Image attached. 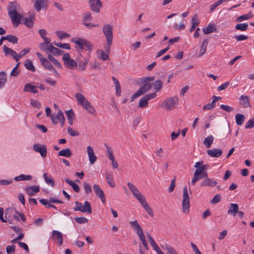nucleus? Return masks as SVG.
Listing matches in <instances>:
<instances>
[{
  "label": "nucleus",
  "mask_w": 254,
  "mask_h": 254,
  "mask_svg": "<svg viewBox=\"0 0 254 254\" xmlns=\"http://www.w3.org/2000/svg\"><path fill=\"white\" fill-rule=\"evenodd\" d=\"M75 97L78 103L82 106L88 113L95 116L96 115V112L94 108L82 94L77 93L75 95Z\"/></svg>",
  "instance_id": "nucleus-1"
},
{
  "label": "nucleus",
  "mask_w": 254,
  "mask_h": 254,
  "mask_svg": "<svg viewBox=\"0 0 254 254\" xmlns=\"http://www.w3.org/2000/svg\"><path fill=\"white\" fill-rule=\"evenodd\" d=\"M75 204L76 206L73 208L74 211H79L82 213L87 212L89 214L92 213V208L89 202L85 201L84 203V205H83L81 202L76 201Z\"/></svg>",
  "instance_id": "nucleus-2"
},
{
  "label": "nucleus",
  "mask_w": 254,
  "mask_h": 254,
  "mask_svg": "<svg viewBox=\"0 0 254 254\" xmlns=\"http://www.w3.org/2000/svg\"><path fill=\"white\" fill-rule=\"evenodd\" d=\"M190 207V196L188 193L187 187L183 189V197L182 201V210L185 213H188Z\"/></svg>",
  "instance_id": "nucleus-3"
},
{
  "label": "nucleus",
  "mask_w": 254,
  "mask_h": 254,
  "mask_svg": "<svg viewBox=\"0 0 254 254\" xmlns=\"http://www.w3.org/2000/svg\"><path fill=\"white\" fill-rule=\"evenodd\" d=\"M137 200L140 203L142 206L145 210V211L148 213V214L151 217L154 216V213L152 209L149 206L148 204L147 203L145 197L143 195V194L140 193L138 194L136 196H134Z\"/></svg>",
  "instance_id": "nucleus-4"
},
{
  "label": "nucleus",
  "mask_w": 254,
  "mask_h": 254,
  "mask_svg": "<svg viewBox=\"0 0 254 254\" xmlns=\"http://www.w3.org/2000/svg\"><path fill=\"white\" fill-rule=\"evenodd\" d=\"M63 60L64 61V65L67 68L71 69L74 70L77 67V63L74 60L70 59V56L68 53H65L63 57Z\"/></svg>",
  "instance_id": "nucleus-5"
},
{
  "label": "nucleus",
  "mask_w": 254,
  "mask_h": 254,
  "mask_svg": "<svg viewBox=\"0 0 254 254\" xmlns=\"http://www.w3.org/2000/svg\"><path fill=\"white\" fill-rule=\"evenodd\" d=\"M151 88V84L144 83L143 85L139 88L138 91L132 96L130 101L133 102L136 98L148 92Z\"/></svg>",
  "instance_id": "nucleus-6"
},
{
  "label": "nucleus",
  "mask_w": 254,
  "mask_h": 254,
  "mask_svg": "<svg viewBox=\"0 0 254 254\" xmlns=\"http://www.w3.org/2000/svg\"><path fill=\"white\" fill-rule=\"evenodd\" d=\"M103 32L108 41V45L112 44L113 37L112 27L109 24H105L103 27Z\"/></svg>",
  "instance_id": "nucleus-7"
},
{
  "label": "nucleus",
  "mask_w": 254,
  "mask_h": 254,
  "mask_svg": "<svg viewBox=\"0 0 254 254\" xmlns=\"http://www.w3.org/2000/svg\"><path fill=\"white\" fill-rule=\"evenodd\" d=\"M178 102L177 96H174L167 99L164 102V107L169 110L174 109Z\"/></svg>",
  "instance_id": "nucleus-8"
},
{
  "label": "nucleus",
  "mask_w": 254,
  "mask_h": 254,
  "mask_svg": "<svg viewBox=\"0 0 254 254\" xmlns=\"http://www.w3.org/2000/svg\"><path fill=\"white\" fill-rule=\"evenodd\" d=\"M33 148L35 152H39L43 158H45L47 156V149L45 145L35 144L33 146Z\"/></svg>",
  "instance_id": "nucleus-9"
},
{
  "label": "nucleus",
  "mask_w": 254,
  "mask_h": 254,
  "mask_svg": "<svg viewBox=\"0 0 254 254\" xmlns=\"http://www.w3.org/2000/svg\"><path fill=\"white\" fill-rule=\"evenodd\" d=\"M89 4L91 10L96 13L99 12L100 7L102 6L100 0H89Z\"/></svg>",
  "instance_id": "nucleus-10"
},
{
  "label": "nucleus",
  "mask_w": 254,
  "mask_h": 254,
  "mask_svg": "<svg viewBox=\"0 0 254 254\" xmlns=\"http://www.w3.org/2000/svg\"><path fill=\"white\" fill-rule=\"evenodd\" d=\"M93 188L96 196L101 199L103 203H105L106 202V198L104 191L100 187L96 184L93 185Z\"/></svg>",
  "instance_id": "nucleus-11"
},
{
  "label": "nucleus",
  "mask_w": 254,
  "mask_h": 254,
  "mask_svg": "<svg viewBox=\"0 0 254 254\" xmlns=\"http://www.w3.org/2000/svg\"><path fill=\"white\" fill-rule=\"evenodd\" d=\"M48 2V0H36L34 3V8L37 11H39L42 8L46 9Z\"/></svg>",
  "instance_id": "nucleus-12"
},
{
  "label": "nucleus",
  "mask_w": 254,
  "mask_h": 254,
  "mask_svg": "<svg viewBox=\"0 0 254 254\" xmlns=\"http://www.w3.org/2000/svg\"><path fill=\"white\" fill-rule=\"evenodd\" d=\"M217 184V182L216 180L208 178H205L204 180L201 182L200 184V186L201 187H213L215 186Z\"/></svg>",
  "instance_id": "nucleus-13"
},
{
  "label": "nucleus",
  "mask_w": 254,
  "mask_h": 254,
  "mask_svg": "<svg viewBox=\"0 0 254 254\" xmlns=\"http://www.w3.org/2000/svg\"><path fill=\"white\" fill-rule=\"evenodd\" d=\"M8 15L14 26H18L20 23V20L22 19V15L17 12L15 14H8Z\"/></svg>",
  "instance_id": "nucleus-14"
},
{
  "label": "nucleus",
  "mask_w": 254,
  "mask_h": 254,
  "mask_svg": "<svg viewBox=\"0 0 254 254\" xmlns=\"http://www.w3.org/2000/svg\"><path fill=\"white\" fill-rule=\"evenodd\" d=\"M3 51L6 56L11 55L15 61L17 62L18 61V54L15 51L7 47L5 45L3 46Z\"/></svg>",
  "instance_id": "nucleus-15"
},
{
  "label": "nucleus",
  "mask_w": 254,
  "mask_h": 254,
  "mask_svg": "<svg viewBox=\"0 0 254 254\" xmlns=\"http://www.w3.org/2000/svg\"><path fill=\"white\" fill-rule=\"evenodd\" d=\"M240 104L243 108H250L251 105L250 103V98L248 96L243 95L239 99Z\"/></svg>",
  "instance_id": "nucleus-16"
},
{
  "label": "nucleus",
  "mask_w": 254,
  "mask_h": 254,
  "mask_svg": "<svg viewBox=\"0 0 254 254\" xmlns=\"http://www.w3.org/2000/svg\"><path fill=\"white\" fill-rule=\"evenodd\" d=\"M52 238L53 239H55L58 241V245L61 246L63 244V234L61 232L57 230H53L52 231Z\"/></svg>",
  "instance_id": "nucleus-17"
},
{
  "label": "nucleus",
  "mask_w": 254,
  "mask_h": 254,
  "mask_svg": "<svg viewBox=\"0 0 254 254\" xmlns=\"http://www.w3.org/2000/svg\"><path fill=\"white\" fill-rule=\"evenodd\" d=\"M228 208L227 213L235 217L239 210V205L237 203H230Z\"/></svg>",
  "instance_id": "nucleus-18"
},
{
  "label": "nucleus",
  "mask_w": 254,
  "mask_h": 254,
  "mask_svg": "<svg viewBox=\"0 0 254 254\" xmlns=\"http://www.w3.org/2000/svg\"><path fill=\"white\" fill-rule=\"evenodd\" d=\"M87 152L89 157V162L91 164H93L97 160V157L95 155L94 151L91 146L87 147Z\"/></svg>",
  "instance_id": "nucleus-19"
},
{
  "label": "nucleus",
  "mask_w": 254,
  "mask_h": 254,
  "mask_svg": "<svg viewBox=\"0 0 254 254\" xmlns=\"http://www.w3.org/2000/svg\"><path fill=\"white\" fill-rule=\"evenodd\" d=\"M87 40L81 38H75L71 39V42L77 45L81 50L84 49V45Z\"/></svg>",
  "instance_id": "nucleus-20"
},
{
  "label": "nucleus",
  "mask_w": 254,
  "mask_h": 254,
  "mask_svg": "<svg viewBox=\"0 0 254 254\" xmlns=\"http://www.w3.org/2000/svg\"><path fill=\"white\" fill-rule=\"evenodd\" d=\"M18 6H19V5L15 1L9 2L7 7L8 14H15V12H17Z\"/></svg>",
  "instance_id": "nucleus-21"
},
{
  "label": "nucleus",
  "mask_w": 254,
  "mask_h": 254,
  "mask_svg": "<svg viewBox=\"0 0 254 254\" xmlns=\"http://www.w3.org/2000/svg\"><path fill=\"white\" fill-rule=\"evenodd\" d=\"M207 153L210 157H219L222 155V151L218 148H213L211 150H207Z\"/></svg>",
  "instance_id": "nucleus-22"
},
{
  "label": "nucleus",
  "mask_w": 254,
  "mask_h": 254,
  "mask_svg": "<svg viewBox=\"0 0 254 254\" xmlns=\"http://www.w3.org/2000/svg\"><path fill=\"white\" fill-rule=\"evenodd\" d=\"M25 190L29 196H33L35 193L39 191V187L36 186L27 187L25 188Z\"/></svg>",
  "instance_id": "nucleus-23"
},
{
  "label": "nucleus",
  "mask_w": 254,
  "mask_h": 254,
  "mask_svg": "<svg viewBox=\"0 0 254 254\" xmlns=\"http://www.w3.org/2000/svg\"><path fill=\"white\" fill-rule=\"evenodd\" d=\"M130 227L135 232L136 234L143 232V230L137 220L129 222Z\"/></svg>",
  "instance_id": "nucleus-24"
},
{
  "label": "nucleus",
  "mask_w": 254,
  "mask_h": 254,
  "mask_svg": "<svg viewBox=\"0 0 254 254\" xmlns=\"http://www.w3.org/2000/svg\"><path fill=\"white\" fill-rule=\"evenodd\" d=\"M148 238L149 239V241L150 245L153 247V249L158 253V254H165L159 248L158 245L156 244V242L154 240V239L151 237L149 234L147 235Z\"/></svg>",
  "instance_id": "nucleus-25"
},
{
  "label": "nucleus",
  "mask_w": 254,
  "mask_h": 254,
  "mask_svg": "<svg viewBox=\"0 0 254 254\" xmlns=\"http://www.w3.org/2000/svg\"><path fill=\"white\" fill-rule=\"evenodd\" d=\"M217 28L214 23H209L208 26L202 29L203 32L205 34H208L216 31Z\"/></svg>",
  "instance_id": "nucleus-26"
},
{
  "label": "nucleus",
  "mask_w": 254,
  "mask_h": 254,
  "mask_svg": "<svg viewBox=\"0 0 254 254\" xmlns=\"http://www.w3.org/2000/svg\"><path fill=\"white\" fill-rule=\"evenodd\" d=\"M191 26L190 29V32H192L196 28V26L199 24V21L198 19V16L197 14L193 15V17L191 19Z\"/></svg>",
  "instance_id": "nucleus-27"
},
{
  "label": "nucleus",
  "mask_w": 254,
  "mask_h": 254,
  "mask_svg": "<svg viewBox=\"0 0 254 254\" xmlns=\"http://www.w3.org/2000/svg\"><path fill=\"white\" fill-rule=\"evenodd\" d=\"M207 177H208V176H205L204 175H202V174H200V173H197V172L194 171L192 179L191 181V185H192L193 186L195 185V184L196 183V182H197L198 181H199V180H200L201 179H203V178L205 179V178H206Z\"/></svg>",
  "instance_id": "nucleus-28"
},
{
  "label": "nucleus",
  "mask_w": 254,
  "mask_h": 254,
  "mask_svg": "<svg viewBox=\"0 0 254 254\" xmlns=\"http://www.w3.org/2000/svg\"><path fill=\"white\" fill-rule=\"evenodd\" d=\"M36 87V86L32 85L30 83H28L25 85L23 90L24 92H31L36 94L38 92Z\"/></svg>",
  "instance_id": "nucleus-29"
},
{
  "label": "nucleus",
  "mask_w": 254,
  "mask_h": 254,
  "mask_svg": "<svg viewBox=\"0 0 254 254\" xmlns=\"http://www.w3.org/2000/svg\"><path fill=\"white\" fill-rule=\"evenodd\" d=\"M22 20L24 21V24L27 27L30 28L33 26L34 21L35 20L34 15L30 16L29 18H23Z\"/></svg>",
  "instance_id": "nucleus-30"
},
{
  "label": "nucleus",
  "mask_w": 254,
  "mask_h": 254,
  "mask_svg": "<svg viewBox=\"0 0 254 254\" xmlns=\"http://www.w3.org/2000/svg\"><path fill=\"white\" fill-rule=\"evenodd\" d=\"M107 183L112 188L116 186L115 183L114 182L113 174L111 172L107 173L105 175Z\"/></svg>",
  "instance_id": "nucleus-31"
},
{
  "label": "nucleus",
  "mask_w": 254,
  "mask_h": 254,
  "mask_svg": "<svg viewBox=\"0 0 254 254\" xmlns=\"http://www.w3.org/2000/svg\"><path fill=\"white\" fill-rule=\"evenodd\" d=\"M49 52L52 53L55 56H59L64 53V51L59 50L53 46L52 44L49 45Z\"/></svg>",
  "instance_id": "nucleus-32"
},
{
  "label": "nucleus",
  "mask_w": 254,
  "mask_h": 254,
  "mask_svg": "<svg viewBox=\"0 0 254 254\" xmlns=\"http://www.w3.org/2000/svg\"><path fill=\"white\" fill-rule=\"evenodd\" d=\"M161 247L165 251H167L168 254H178L175 249L169 244H166L161 246Z\"/></svg>",
  "instance_id": "nucleus-33"
},
{
  "label": "nucleus",
  "mask_w": 254,
  "mask_h": 254,
  "mask_svg": "<svg viewBox=\"0 0 254 254\" xmlns=\"http://www.w3.org/2000/svg\"><path fill=\"white\" fill-rule=\"evenodd\" d=\"M58 155L59 156H64L68 158L71 156L72 152L71 150L67 148L60 151L58 153Z\"/></svg>",
  "instance_id": "nucleus-34"
},
{
  "label": "nucleus",
  "mask_w": 254,
  "mask_h": 254,
  "mask_svg": "<svg viewBox=\"0 0 254 254\" xmlns=\"http://www.w3.org/2000/svg\"><path fill=\"white\" fill-rule=\"evenodd\" d=\"M127 185L130 191L131 192L132 194L134 196H135L137 195H138V194L141 193L133 184L130 183H127Z\"/></svg>",
  "instance_id": "nucleus-35"
},
{
  "label": "nucleus",
  "mask_w": 254,
  "mask_h": 254,
  "mask_svg": "<svg viewBox=\"0 0 254 254\" xmlns=\"http://www.w3.org/2000/svg\"><path fill=\"white\" fill-rule=\"evenodd\" d=\"M65 115L67 117L68 124L70 125H72L73 124V119L74 117L73 110L72 109H70L68 111H66Z\"/></svg>",
  "instance_id": "nucleus-36"
},
{
  "label": "nucleus",
  "mask_w": 254,
  "mask_h": 254,
  "mask_svg": "<svg viewBox=\"0 0 254 254\" xmlns=\"http://www.w3.org/2000/svg\"><path fill=\"white\" fill-rule=\"evenodd\" d=\"M214 137L212 135H209L206 137L203 141V144L206 148H209L212 144Z\"/></svg>",
  "instance_id": "nucleus-37"
},
{
  "label": "nucleus",
  "mask_w": 254,
  "mask_h": 254,
  "mask_svg": "<svg viewBox=\"0 0 254 254\" xmlns=\"http://www.w3.org/2000/svg\"><path fill=\"white\" fill-rule=\"evenodd\" d=\"M76 60L78 62L77 65H78L79 70L84 71L86 69L88 64V60L85 59H84L83 61L80 62H79L78 59H76Z\"/></svg>",
  "instance_id": "nucleus-38"
},
{
  "label": "nucleus",
  "mask_w": 254,
  "mask_h": 254,
  "mask_svg": "<svg viewBox=\"0 0 254 254\" xmlns=\"http://www.w3.org/2000/svg\"><path fill=\"white\" fill-rule=\"evenodd\" d=\"M65 182L69 185L72 187V189L76 192H79L80 191V188L77 184L73 182L72 181L68 179L65 180Z\"/></svg>",
  "instance_id": "nucleus-39"
},
{
  "label": "nucleus",
  "mask_w": 254,
  "mask_h": 254,
  "mask_svg": "<svg viewBox=\"0 0 254 254\" xmlns=\"http://www.w3.org/2000/svg\"><path fill=\"white\" fill-rule=\"evenodd\" d=\"M7 80V76L5 72H0V88H2Z\"/></svg>",
  "instance_id": "nucleus-40"
},
{
  "label": "nucleus",
  "mask_w": 254,
  "mask_h": 254,
  "mask_svg": "<svg viewBox=\"0 0 254 254\" xmlns=\"http://www.w3.org/2000/svg\"><path fill=\"white\" fill-rule=\"evenodd\" d=\"M32 179V176L31 175L21 174L18 176L15 177L14 180L15 181L18 182L20 181L31 180Z\"/></svg>",
  "instance_id": "nucleus-41"
},
{
  "label": "nucleus",
  "mask_w": 254,
  "mask_h": 254,
  "mask_svg": "<svg viewBox=\"0 0 254 254\" xmlns=\"http://www.w3.org/2000/svg\"><path fill=\"white\" fill-rule=\"evenodd\" d=\"M56 118L60 122L62 127H63L65 119L62 110H59Z\"/></svg>",
  "instance_id": "nucleus-42"
},
{
  "label": "nucleus",
  "mask_w": 254,
  "mask_h": 254,
  "mask_svg": "<svg viewBox=\"0 0 254 254\" xmlns=\"http://www.w3.org/2000/svg\"><path fill=\"white\" fill-rule=\"evenodd\" d=\"M235 119L237 125L238 126H241L245 121V117L243 114H237L236 115Z\"/></svg>",
  "instance_id": "nucleus-43"
},
{
  "label": "nucleus",
  "mask_w": 254,
  "mask_h": 254,
  "mask_svg": "<svg viewBox=\"0 0 254 254\" xmlns=\"http://www.w3.org/2000/svg\"><path fill=\"white\" fill-rule=\"evenodd\" d=\"M208 42L207 39H205L201 44L200 49L199 53V56H202L206 52V48L208 45Z\"/></svg>",
  "instance_id": "nucleus-44"
},
{
  "label": "nucleus",
  "mask_w": 254,
  "mask_h": 254,
  "mask_svg": "<svg viewBox=\"0 0 254 254\" xmlns=\"http://www.w3.org/2000/svg\"><path fill=\"white\" fill-rule=\"evenodd\" d=\"M24 65L26 69L32 71L34 72L35 71V68L33 64V63L31 61L27 59L25 62Z\"/></svg>",
  "instance_id": "nucleus-45"
},
{
  "label": "nucleus",
  "mask_w": 254,
  "mask_h": 254,
  "mask_svg": "<svg viewBox=\"0 0 254 254\" xmlns=\"http://www.w3.org/2000/svg\"><path fill=\"white\" fill-rule=\"evenodd\" d=\"M41 64L47 69L50 71L51 69H53L52 68L54 66L52 65L50 62L46 59L45 60L43 59V61L41 63Z\"/></svg>",
  "instance_id": "nucleus-46"
},
{
  "label": "nucleus",
  "mask_w": 254,
  "mask_h": 254,
  "mask_svg": "<svg viewBox=\"0 0 254 254\" xmlns=\"http://www.w3.org/2000/svg\"><path fill=\"white\" fill-rule=\"evenodd\" d=\"M49 60L53 63V64L57 67L60 68H62V64L56 59L52 55L49 54L48 55Z\"/></svg>",
  "instance_id": "nucleus-47"
},
{
  "label": "nucleus",
  "mask_w": 254,
  "mask_h": 254,
  "mask_svg": "<svg viewBox=\"0 0 254 254\" xmlns=\"http://www.w3.org/2000/svg\"><path fill=\"white\" fill-rule=\"evenodd\" d=\"M39 202L43 205L45 206L47 208H54L56 209H57V207L49 203L48 199H41L39 200Z\"/></svg>",
  "instance_id": "nucleus-48"
},
{
  "label": "nucleus",
  "mask_w": 254,
  "mask_h": 254,
  "mask_svg": "<svg viewBox=\"0 0 254 254\" xmlns=\"http://www.w3.org/2000/svg\"><path fill=\"white\" fill-rule=\"evenodd\" d=\"M162 85V81L160 80H156L153 84V87L156 92H158L161 89Z\"/></svg>",
  "instance_id": "nucleus-49"
},
{
  "label": "nucleus",
  "mask_w": 254,
  "mask_h": 254,
  "mask_svg": "<svg viewBox=\"0 0 254 254\" xmlns=\"http://www.w3.org/2000/svg\"><path fill=\"white\" fill-rule=\"evenodd\" d=\"M148 105V101L146 98L143 96L139 100L138 103V107L140 108H144L146 107Z\"/></svg>",
  "instance_id": "nucleus-50"
},
{
  "label": "nucleus",
  "mask_w": 254,
  "mask_h": 254,
  "mask_svg": "<svg viewBox=\"0 0 254 254\" xmlns=\"http://www.w3.org/2000/svg\"><path fill=\"white\" fill-rule=\"evenodd\" d=\"M99 58L102 59L103 61H106L109 60V54L104 52L103 50H100L97 52Z\"/></svg>",
  "instance_id": "nucleus-51"
},
{
  "label": "nucleus",
  "mask_w": 254,
  "mask_h": 254,
  "mask_svg": "<svg viewBox=\"0 0 254 254\" xmlns=\"http://www.w3.org/2000/svg\"><path fill=\"white\" fill-rule=\"evenodd\" d=\"M248 24L247 23L237 24L235 26L236 29L240 30L242 31H246L248 29Z\"/></svg>",
  "instance_id": "nucleus-52"
},
{
  "label": "nucleus",
  "mask_w": 254,
  "mask_h": 254,
  "mask_svg": "<svg viewBox=\"0 0 254 254\" xmlns=\"http://www.w3.org/2000/svg\"><path fill=\"white\" fill-rule=\"evenodd\" d=\"M5 39L9 42L12 43L13 44H16L18 42V38L12 35H8L5 36Z\"/></svg>",
  "instance_id": "nucleus-53"
},
{
  "label": "nucleus",
  "mask_w": 254,
  "mask_h": 254,
  "mask_svg": "<svg viewBox=\"0 0 254 254\" xmlns=\"http://www.w3.org/2000/svg\"><path fill=\"white\" fill-rule=\"evenodd\" d=\"M105 146L106 147L107 152L108 155V158L111 160H113L115 159L114 155H113V152L111 149V148L107 144H105Z\"/></svg>",
  "instance_id": "nucleus-54"
},
{
  "label": "nucleus",
  "mask_w": 254,
  "mask_h": 254,
  "mask_svg": "<svg viewBox=\"0 0 254 254\" xmlns=\"http://www.w3.org/2000/svg\"><path fill=\"white\" fill-rule=\"evenodd\" d=\"M45 181L47 184L50 185L52 187H54L55 184L54 180L51 177L50 178H48L47 174L45 173L43 175Z\"/></svg>",
  "instance_id": "nucleus-55"
},
{
  "label": "nucleus",
  "mask_w": 254,
  "mask_h": 254,
  "mask_svg": "<svg viewBox=\"0 0 254 254\" xmlns=\"http://www.w3.org/2000/svg\"><path fill=\"white\" fill-rule=\"evenodd\" d=\"M74 220L78 224H83L88 222V219L84 217H76L74 218Z\"/></svg>",
  "instance_id": "nucleus-56"
},
{
  "label": "nucleus",
  "mask_w": 254,
  "mask_h": 254,
  "mask_svg": "<svg viewBox=\"0 0 254 254\" xmlns=\"http://www.w3.org/2000/svg\"><path fill=\"white\" fill-rule=\"evenodd\" d=\"M54 45L58 47H60L64 49L69 50L70 49V45L67 43L62 44L61 43L54 42Z\"/></svg>",
  "instance_id": "nucleus-57"
},
{
  "label": "nucleus",
  "mask_w": 254,
  "mask_h": 254,
  "mask_svg": "<svg viewBox=\"0 0 254 254\" xmlns=\"http://www.w3.org/2000/svg\"><path fill=\"white\" fill-rule=\"evenodd\" d=\"M224 0H219L210 6V12H212L217 6L221 4Z\"/></svg>",
  "instance_id": "nucleus-58"
},
{
  "label": "nucleus",
  "mask_w": 254,
  "mask_h": 254,
  "mask_svg": "<svg viewBox=\"0 0 254 254\" xmlns=\"http://www.w3.org/2000/svg\"><path fill=\"white\" fill-rule=\"evenodd\" d=\"M19 64H20L19 63H18L15 65V66L13 68V69L12 70V71L10 72V75L11 76H17L19 74L20 71H18V70H17Z\"/></svg>",
  "instance_id": "nucleus-59"
},
{
  "label": "nucleus",
  "mask_w": 254,
  "mask_h": 254,
  "mask_svg": "<svg viewBox=\"0 0 254 254\" xmlns=\"http://www.w3.org/2000/svg\"><path fill=\"white\" fill-rule=\"evenodd\" d=\"M221 199V195L219 194H217L213 197V199L210 200V203L212 204H216L218 203Z\"/></svg>",
  "instance_id": "nucleus-60"
},
{
  "label": "nucleus",
  "mask_w": 254,
  "mask_h": 254,
  "mask_svg": "<svg viewBox=\"0 0 254 254\" xmlns=\"http://www.w3.org/2000/svg\"><path fill=\"white\" fill-rule=\"evenodd\" d=\"M15 246L12 245L7 246L6 248V252L7 254H11L15 252Z\"/></svg>",
  "instance_id": "nucleus-61"
},
{
  "label": "nucleus",
  "mask_w": 254,
  "mask_h": 254,
  "mask_svg": "<svg viewBox=\"0 0 254 254\" xmlns=\"http://www.w3.org/2000/svg\"><path fill=\"white\" fill-rule=\"evenodd\" d=\"M93 46L90 42H89L88 40L87 41V42H85L84 50H85V51H91L93 49Z\"/></svg>",
  "instance_id": "nucleus-62"
},
{
  "label": "nucleus",
  "mask_w": 254,
  "mask_h": 254,
  "mask_svg": "<svg viewBox=\"0 0 254 254\" xmlns=\"http://www.w3.org/2000/svg\"><path fill=\"white\" fill-rule=\"evenodd\" d=\"M84 189L86 194H89L92 191V189L90 185L87 183H84Z\"/></svg>",
  "instance_id": "nucleus-63"
},
{
  "label": "nucleus",
  "mask_w": 254,
  "mask_h": 254,
  "mask_svg": "<svg viewBox=\"0 0 254 254\" xmlns=\"http://www.w3.org/2000/svg\"><path fill=\"white\" fill-rule=\"evenodd\" d=\"M254 127V118L250 120L245 126L246 128H252Z\"/></svg>",
  "instance_id": "nucleus-64"
}]
</instances>
